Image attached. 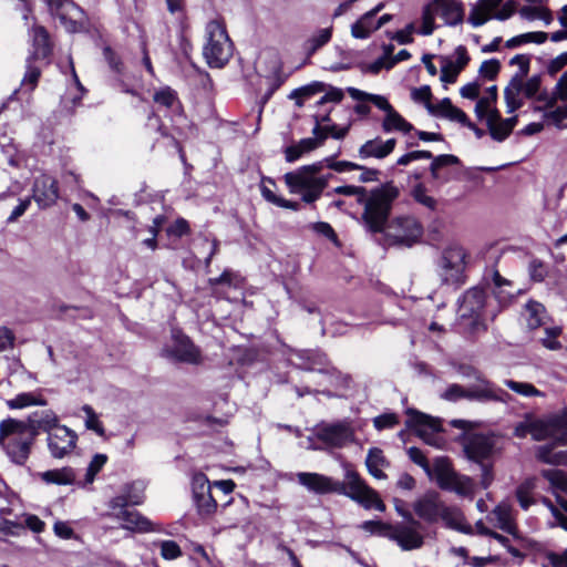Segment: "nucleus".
I'll return each instance as SVG.
<instances>
[{
  "instance_id": "obj_1",
  "label": "nucleus",
  "mask_w": 567,
  "mask_h": 567,
  "mask_svg": "<svg viewBox=\"0 0 567 567\" xmlns=\"http://www.w3.org/2000/svg\"><path fill=\"white\" fill-rule=\"evenodd\" d=\"M58 416L52 410L35 411L27 420L8 417L0 422V446L10 461L24 465L41 431L50 434L59 427Z\"/></svg>"
},
{
  "instance_id": "obj_2",
  "label": "nucleus",
  "mask_w": 567,
  "mask_h": 567,
  "mask_svg": "<svg viewBox=\"0 0 567 567\" xmlns=\"http://www.w3.org/2000/svg\"><path fill=\"white\" fill-rule=\"evenodd\" d=\"M298 483L308 491L317 494L337 493L350 497L364 508L385 511V505L378 493L371 488L351 467H346L343 482H338L319 473L300 472L297 474Z\"/></svg>"
},
{
  "instance_id": "obj_3",
  "label": "nucleus",
  "mask_w": 567,
  "mask_h": 567,
  "mask_svg": "<svg viewBox=\"0 0 567 567\" xmlns=\"http://www.w3.org/2000/svg\"><path fill=\"white\" fill-rule=\"evenodd\" d=\"M332 194L355 196L357 202L363 205L361 223L367 231L377 233L383 229L388 217H390L393 203L400 195V189L392 182H388L371 189L370 193L362 186L344 185L327 193L328 196Z\"/></svg>"
},
{
  "instance_id": "obj_4",
  "label": "nucleus",
  "mask_w": 567,
  "mask_h": 567,
  "mask_svg": "<svg viewBox=\"0 0 567 567\" xmlns=\"http://www.w3.org/2000/svg\"><path fill=\"white\" fill-rule=\"evenodd\" d=\"M324 162L305 165L296 171L286 173L284 179L291 193L301 194L305 203L316 202L328 185L331 174L320 175Z\"/></svg>"
},
{
  "instance_id": "obj_5",
  "label": "nucleus",
  "mask_w": 567,
  "mask_h": 567,
  "mask_svg": "<svg viewBox=\"0 0 567 567\" xmlns=\"http://www.w3.org/2000/svg\"><path fill=\"white\" fill-rule=\"evenodd\" d=\"M375 234H383L384 246L411 248L422 238L423 226L413 216H396L388 219L383 229Z\"/></svg>"
},
{
  "instance_id": "obj_6",
  "label": "nucleus",
  "mask_w": 567,
  "mask_h": 567,
  "mask_svg": "<svg viewBox=\"0 0 567 567\" xmlns=\"http://www.w3.org/2000/svg\"><path fill=\"white\" fill-rule=\"evenodd\" d=\"M207 42L203 55L210 68H223L233 55V44L225 27L218 21L206 25Z\"/></svg>"
},
{
  "instance_id": "obj_7",
  "label": "nucleus",
  "mask_w": 567,
  "mask_h": 567,
  "mask_svg": "<svg viewBox=\"0 0 567 567\" xmlns=\"http://www.w3.org/2000/svg\"><path fill=\"white\" fill-rule=\"evenodd\" d=\"M486 303V293L482 288L468 289L460 302L458 315L461 326L471 336L486 330L483 321V311Z\"/></svg>"
},
{
  "instance_id": "obj_8",
  "label": "nucleus",
  "mask_w": 567,
  "mask_h": 567,
  "mask_svg": "<svg viewBox=\"0 0 567 567\" xmlns=\"http://www.w3.org/2000/svg\"><path fill=\"white\" fill-rule=\"evenodd\" d=\"M464 452L468 460L481 466V485L483 488H487L494 480L493 464L491 462L495 453L494 440L483 434H474L464 444Z\"/></svg>"
},
{
  "instance_id": "obj_9",
  "label": "nucleus",
  "mask_w": 567,
  "mask_h": 567,
  "mask_svg": "<svg viewBox=\"0 0 567 567\" xmlns=\"http://www.w3.org/2000/svg\"><path fill=\"white\" fill-rule=\"evenodd\" d=\"M434 473L441 488L452 491L464 497H473L475 483L466 476L456 473L447 458L437 457L434 462Z\"/></svg>"
},
{
  "instance_id": "obj_10",
  "label": "nucleus",
  "mask_w": 567,
  "mask_h": 567,
  "mask_svg": "<svg viewBox=\"0 0 567 567\" xmlns=\"http://www.w3.org/2000/svg\"><path fill=\"white\" fill-rule=\"evenodd\" d=\"M542 476L549 482L551 492L560 507L555 506L546 497H543L542 502L550 509L558 524L567 530V501L561 497V494H567V473L561 470L550 468L542 471Z\"/></svg>"
},
{
  "instance_id": "obj_11",
  "label": "nucleus",
  "mask_w": 567,
  "mask_h": 567,
  "mask_svg": "<svg viewBox=\"0 0 567 567\" xmlns=\"http://www.w3.org/2000/svg\"><path fill=\"white\" fill-rule=\"evenodd\" d=\"M406 522L390 525L389 539L395 542L402 550L419 549L423 546L424 538L420 532L421 524L411 514H402Z\"/></svg>"
},
{
  "instance_id": "obj_12",
  "label": "nucleus",
  "mask_w": 567,
  "mask_h": 567,
  "mask_svg": "<svg viewBox=\"0 0 567 567\" xmlns=\"http://www.w3.org/2000/svg\"><path fill=\"white\" fill-rule=\"evenodd\" d=\"M542 87V75H533L526 82L520 76H513L504 90V99L507 113H513L523 106L520 94L527 99H533Z\"/></svg>"
},
{
  "instance_id": "obj_13",
  "label": "nucleus",
  "mask_w": 567,
  "mask_h": 567,
  "mask_svg": "<svg viewBox=\"0 0 567 567\" xmlns=\"http://www.w3.org/2000/svg\"><path fill=\"white\" fill-rule=\"evenodd\" d=\"M51 13L59 18L68 32H81L86 27L84 11L72 0H45Z\"/></svg>"
},
{
  "instance_id": "obj_14",
  "label": "nucleus",
  "mask_w": 567,
  "mask_h": 567,
  "mask_svg": "<svg viewBox=\"0 0 567 567\" xmlns=\"http://www.w3.org/2000/svg\"><path fill=\"white\" fill-rule=\"evenodd\" d=\"M466 251L463 247L451 246L446 248L440 259V276L446 284L463 282L466 268Z\"/></svg>"
},
{
  "instance_id": "obj_15",
  "label": "nucleus",
  "mask_w": 567,
  "mask_h": 567,
  "mask_svg": "<svg viewBox=\"0 0 567 567\" xmlns=\"http://www.w3.org/2000/svg\"><path fill=\"white\" fill-rule=\"evenodd\" d=\"M406 426L413 429L416 435L426 444L437 449L443 446L444 439L440 436L442 431L440 420L421 412L410 411Z\"/></svg>"
},
{
  "instance_id": "obj_16",
  "label": "nucleus",
  "mask_w": 567,
  "mask_h": 567,
  "mask_svg": "<svg viewBox=\"0 0 567 567\" xmlns=\"http://www.w3.org/2000/svg\"><path fill=\"white\" fill-rule=\"evenodd\" d=\"M514 11L513 1H507L502 6V0H482L471 10L468 22L473 27H480L491 19L504 21L511 18Z\"/></svg>"
},
{
  "instance_id": "obj_17",
  "label": "nucleus",
  "mask_w": 567,
  "mask_h": 567,
  "mask_svg": "<svg viewBox=\"0 0 567 567\" xmlns=\"http://www.w3.org/2000/svg\"><path fill=\"white\" fill-rule=\"evenodd\" d=\"M530 435L536 441L553 439L555 442L567 443V411L546 421L533 420Z\"/></svg>"
},
{
  "instance_id": "obj_18",
  "label": "nucleus",
  "mask_w": 567,
  "mask_h": 567,
  "mask_svg": "<svg viewBox=\"0 0 567 567\" xmlns=\"http://www.w3.org/2000/svg\"><path fill=\"white\" fill-rule=\"evenodd\" d=\"M319 441L331 447H342L354 440L351 423L347 420L334 423H321L316 429Z\"/></svg>"
},
{
  "instance_id": "obj_19",
  "label": "nucleus",
  "mask_w": 567,
  "mask_h": 567,
  "mask_svg": "<svg viewBox=\"0 0 567 567\" xmlns=\"http://www.w3.org/2000/svg\"><path fill=\"white\" fill-rule=\"evenodd\" d=\"M193 499L202 517L212 516L217 509V502L212 495V484L203 473H195L192 478Z\"/></svg>"
},
{
  "instance_id": "obj_20",
  "label": "nucleus",
  "mask_w": 567,
  "mask_h": 567,
  "mask_svg": "<svg viewBox=\"0 0 567 567\" xmlns=\"http://www.w3.org/2000/svg\"><path fill=\"white\" fill-rule=\"evenodd\" d=\"M166 358L176 361L196 364L199 362V350L193 344L188 337L181 332L173 333V344L163 349Z\"/></svg>"
},
{
  "instance_id": "obj_21",
  "label": "nucleus",
  "mask_w": 567,
  "mask_h": 567,
  "mask_svg": "<svg viewBox=\"0 0 567 567\" xmlns=\"http://www.w3.org/2000/svg\"><path fill=\"white\" fill-rule=\"evenodd\" d=\"M48 447L54 458H63L76 446L78 435L65 425L55 427L48 434Z\"/></svg>"
},
{
  "instance_id": "obj_22",
  "label": "nucleus",
  "mask_w": 567,
  "mask_h": 567,
  "mask_svg": "<svg viewBox=\"0 0 567 567\" xmlns=\"http://www.w3.org/2000/svg\"><path fill=\"white\" fill-rule=\"evenodd\" d=\"M32 198L40 209L54 205L59 198L58 181L47 174L35 177L32 186Z\"/></svg>"
},
{
  "instance_id": "obj_23",
  "label": "nucleus",
  "mask_w": 567,
  "mask_h": 567,
  "mask_svg": "<svg viewBox=\"0 0 567 567\" xmlns=\"http://www.w3.org/2000/svg\"><path fill=\"white\" fill-rule=\"evenodd\" d=\"M478 383L468 388V400L477 402H501L507 403L512 396L493 382L481 378Z\"/></svg>"
},
{
  "instance_id": "obj_24",
  "label": "nucleus",
  "mask_w": 567,
  "mask_h": 567,
  "mask_svg": "<svg viewBox=\"0 0 567 567\" xmlns=\"http://www.w3.org/2000/svg\"><path fill=\"white\" fill-rule=\"evenodd\" d=\"M444 504L439 493L429 491L415 501L413 509L421 519L433 524L440 520Z\"/></svg>"
},
{
  "instance_id": "obj_25",
  "label": "nucleus",
  "mask_w": 567,
  "mask_h": 567,
  "mask_svg": "<svg viewBox=\"0 0 567 567\" xmlns=\"http://www.w3.org/2000/svg\"><path fill=\"white\" fill-rule=\"evenodd\" d=\"M436 14L446 25H457L464 19V4L461 0H432Z\"/></svg>"
},
{
  "instance_id": "obj_26",
  "label": "nucleus",
  "mask_w": 567,
  "mask_h": 567,
  "mask_svg": "<svg viewBox=\"0 0 567 567\" xmlns=\"http://www.w3.org/2000/svg\"><path fill=\"white\" fill-rule=\"evenodd\" d=\"M396 145L395 138L383 141L381 137L367 141L358 151L359 157L362 159L377 158L382 159L390 155Z\"/></svg>"
},
{
  "instance_id": "obj_27",
  "label": "nucleus",
  "mask_w": 567,
  "mask_h": 567,
  "mask_svg": "<svg viewBox=\"0 0 567 567\" xmlns=\"http://www.w3.org/2000/svg\"><path fill=\"white\" fill-rule=\"evenodd\" d=\"M455 61L443 59L440 79L444 83H454L457 79L458 73L466 66V64L470 61L466 48L463 45H458L455 49Z\"/></svg>"
},
{
  "instance_id": "obj_28",
  "label": "nucleus",
  "mask_w": 567,
  "mask_h": 567,
  "mask_svg": "<svg viewBox=\"0 0 567 567\" xmlns=\"http://www.w3.org/2000/svg\"><path fill=\"white\" fill-rule=\"evenodd\" d=\"M427 111L435 115L457 122L465 125L468 121L467 115L458 107L454 106L449 97L441 100L437 104L427 103Z\"/></svg>"
},
{
  "instance_id": "obj_29",
  "label": "nucleus",
  "mask_w": 567,
  "mask_h": 567,
  "mask_svg": "<svg viewBox=\"0 0 567 567\" xmlns=\"http://www.w3.org/2000/svg\"><path fill=\"white\" fill-rule=\"evenodd\" d=\"M440 519L444 522L445 526L449 528L464 534H473L472 526L465 523L463 513L455 506H447L444 504Z\"/></svg>"
},
{
  "instance_id": "obj_30",
  "label": "nucleus",
  "mask_w": 567,
  "mask_h": 567,
  "mask_svg": "<svg viewBox=\"0 0 567 567\" xmlns=\"http://www.w3.org/2000/svg\"><path fill=\"white\" fill-rule=\"evenodd\" d=\"M491 280L494 285V295L502 306H506L511 302L516 293L513 282L502 277L501 274L492 269Z\"/></svg>"
},
{
  "instance_id": "obj_31",
  "label": "nucleus",
  "mask_w": 567,
  "mask_h": 567,
  "mask_svg": "<svg viewBox=\"0 0 567 567\" xmlns=\"http://www.w3.org/2000/svg\"><path fill=\"white\" fill-rule=\"evenodd\" d=\"M32 47L33 52L30 58L45 59L51 54L52 47L50 37L44 27L37 25L32 30Z\"/></svg>"
},
{
  "instance_id": "obj_32",
  "label": "nucleus",
  "mask_w": 567,
  "mask_h": 567,
  "mask_svg": "<svg viewBox=\"0 0 567 567\" xmlns=\"http://www.w3.org/2000/svg\"><path fill=\"white\" fill-rule=\"evenodd\" d=\"M365 465L369 473L373 477L378 480L386 478V474L382 471V468L388 467L390 463L383 455L382 450L378 447L370 449L365 458Z\"/></svg>"
},
{
  "instance_id": "obj_33",
  "label": "nucleus",
  "mask_w": 567,
  "mask_h": 567,
  "mask_svg": "<svg viewBox=\"0 0 567 567\" xmlns=\"http://www.w3.org/2000/svg\"><path fill=\"white\" fill-rule=\"evenodd\" d=\"M115 517L117 519L123 520V527L132 530H138V532H148L151 530V522L143 517L140 513L136 511H121L117 513H114Z\"/></svg>"
},
{
  "instance_id": "obj_34",
  "label": "nucleus",
  "mask_w": 567,
  "mask_h": 567,
  "mask_svg": "<svg viewBox=\"0 0 567 567\" xmlns=\"http://www.w3.org/2000/svg\"><path fill=\"white\" fill-rule=\"evenodd\" d=\"M319 137H307L299 141L297 144L290 145L285 150L286 161L289 163L296 162L303 154L309 153L320 146Z\"/></svg>"
},
{
  "instance_id": "obj_35",
  "label": "nucleus",
  "mask_w": 567,
  "mask_h": 567,
  "mask_svg": "<svg viewBox=\"0 0 567 567\" xmlns=\"http://www.w3.org/2000/svg\"><path fill=\"white\" fill-rule=\"evenodd\" d=\"M559 444V442H555L553 444L542 445L537 450V457L547 464L554 465H565L567 464V450L555 451V445ZM567 443L560 445H566Z\"/></svg>"
},
{
  "instance_id": "obj_36",
  "label": "nucleus",
  "mask_w": 567,
  "mask_h": 567,
  "mask_svg": "<svg viewBox=\"0 0 567 567\" xmlns=\"http://www.w3.org/2000/svg\"><path fill=\"white\" fill-rule=\"evenodd\" d=\"M382 130L385 133L399 131L406 134L413 130V125L403 118L401 114L394 110V107H392L391 111L385 113L382 122Z\"/></svg>"
},
{
  "instance_id": "obj_37",
  "label": "nucleus",
  "mask_w": 567,
  "mask_h": 567,
  "mask_svg": "<svg viewBox=\"0 0 567 567\" xmlns=\"http://www.w3.org/2000/svg\"><path fill=\"white\" fill-rule=\"evenodd\" d=\"M492 517L496 522V526L502 530L513 534L515 532V524L512 516V508L506 503L498 504L492 512Z\"/></svg>"
},
{
  "instance_id": "obj_38",
  "label": "nucleus",
  "mask_w": 567,
  "mask_h": 567,
  "mask_svg": "<svg viewBox=\"0 0 567 567\" xmlns=\"http://www.w3.org/2000/svg\"><path fill=\"white\" fill-rule=\"evenodd\" d=\"M229 505L231 506V508L229 511L227 508L224 509V513L227 516L229 527H237L240 524L249 523V519H248L249 506L245 498H243L238 503H231Z\"/></svg>"
},
{
  "instance_id": "obj_39",
  "label": "nucleus",
  "mask_w": 567,
  "mask_h": 567,
  "mask_svg": "<svg viewBox=\"0 0 567 567\" xmlns=\"http://www.w3.org/2000/svg\"><path fill=\"white\" fill-rule=\"evenodd\" d=\"M518 14L527 21L542 20L545 25H549L554 21L551 11L544 6H524L518 10Z\"/></svg>"
},
{
  "instance_id": "obj_40",
  "label": "nucleus",
  "mask_w": 567,
  "mask_h": 567,
  "mask_svg": "<svg viewBox=\"0 0 567 567\" xmlns=\"http://www.w3.org/2000/svg\"><path fill=\"white\" fill-rule=\"evenodd\" d=\"M7 406L11 410L24 409L31 405H47V400L40 393L23 392L14 396L13 399L7 400Z\"/></svg>"
},
{
  "instance_id": "obj_41",
  "label": "nucleus",
  "mask_w": 567,
  "mask_h": 567,
  "mask_svg": "<svg viewBox=\"0 0 567 567\" xmlns=\"http://www.w3.org/2000/svg\"><path fill=\"white\" fill-rule=\"evenodd\" d=\"M332 37V27L323 28L315 32L305 43L303 50L307 56L313 55L319 49L326 45Z\"/></svg>"
},
{
  "instance_id": "obj_42",
  "label": "nucleus",
  "mask_w": 567,
  "mask_h": 567,
  "mask_svg": "<svg viewBox=\"0 0 567 567\" xmlns=\"http://www.w3.org/2000/svg\"><path fill=\"white\" fill-rule=\"evenodd\" d=\"M41 478L48 484L68 485L74 482L75 474L71 467H63L43 472Z\"/></svg>"
},
{
  "instance_id": "obj_43",
  "label": "nucleus",
  "mask_w": 567,
  "mask_h": 567,
  "mask_svg": "<svg viewBox=\"0 0 567 567\" xmlns=\"http://www.w3.org/2000/svg\"><path fill=\"white\" fill-rule=\"evenodd\" d=\"M525 317L527 326L530 329H537L545 322L546 310L542 303L532 300L525 306Z\"/></svg>"
},
{
  "instance_id": "obj_44",
  "label": "nucleus",
  "mask_w": 567,
  "mask_h": 567,
  "mask_svg": "<svg viewBox=\"0 0 567 567\" xmlns=\"http://www.w3.org/2000/svg\"><path fill=\"white\" fill-rule=\"evenodd\" d=\"M348 93L350 94V96L353 100L369 101V102L373 103L378 109L382 110L384 113H386L388 111H391V109L393 107L389 103V101L382 95L367 93V92L361 91L355 87H348Z\"/></svg>"
},
{
  "instance_id": "obj_45",
  "label": "nucleus",
  "mask_w": 567,
  "mask_h": 567,
  "mask_svg": "<svg viewBox=\"0 0 567 567\" xmlns=\"http://www.w3.org/2000/svg\"><path fill=\"white\" fill-rule=\"evenodd\" d=\"M300 358L305 360L301 365L305 370L323 372L328 363L327 355L320 351L305 350L300 352Z\"/></svg>"
},
{
  "instance_id": "obj_46",
  "label": "nucleus",
  "mask_w": 567,
  "mask_h": 567,
  "mask_svg": "<svg viewBox=\"0 0 567 567\" xmlns=\"http://www.w3.org/2000/svg\"><path fill=\"white\" fill-rule=\"evenodd\" d=\"M374 18L368 12L351 25V34L357 39H367L373 31H377Z\"/></svg>"
},
{
  "instance_id": "obj_47",
  "label": "nucleus",
  "mask_w": 567,
  "mask_h": 567,
  "mask_svg": "<svg viewBox=\"0 0 567 567\" xmlns=\"http://www.w3.org/2000/svg\"><path fill=\"white\" fill-rule=\"evenodd\" d=\"M504 384L512 390L513 392L517 393L518 395H522L524 398H530V396H543V392H540L538 389H536L532 383L528 382H520L515 380H504Z\"/></svg>"
},
{
  "instance_id": "obj_48",
  "label": "nucleus",
  "mask_w": 567,
  "mask_h": 567,
  "mask_svg": "<svg viewBox=\"0 0 567 567\" xmlns=\"http://www.w3.org/2000/svg\"><path fill=\"white\" fill-rule=\"evenodd\" d=\"M432 159L433 161L431 163L430 171H431V175H432L433 179L441 178L440 171L443 167L457 165L460 163L458 157H456L455 155H451V154H443V155H439L436 157L432 156Z\"/></svg>"
},
{
  "instance_id": "obj_49",
  "label": "nucleus",
  "mask_w": 567,
  "mask_h": 567,
  "mask_svg": "<svg viewBox=\"0 0 567 567\" xmlns=\"http://www.w3.org/2000/svg\"><path fill=\"white\" fill-rule=\"evenodd\" d=\"M261 195L262 197L278 206V207H282V208H287V209H291V210H298L299 209V203L297 202H291V200H288V199H285L282 197H279L277 196L269 187H267L265 184L261 185Z\"/></svg>"
},
{
  "instance_id": "obj_50",
  "label": "nucleus",
  "mask_w": 567,
  "mask_h": 567,
  "mask_svg": "<svg viewBox=\"0 0 567 567\" xmlns=\"http://www.w3.org/2000/svg\"><path fill=\"white\" fill-rule=\"evenodd\" d=\"M436 11H434L432 2H429L422 11V25L420 30L417 31L422 35H430L433 33L435 29L434 18H435Z\"/></svg>"
},
{
  "instance_id": "obj_51",
  "label": "nucleus",
  "mask_w": 567,
  "mask_h": 567,
  "mask_svg": "<svg viewBox=\"0 0 567 567\" xmlns=\"http://www.w3.org/2000/svg\"><path fill=\"white\" fill-rule=\"evenodd\" d=\"M82 411L86 415V419H85L86 429L94 431L100 436H103L105 433V430H104L102 423L100 422L99 416L95 413V411L93 410V408L91 405L85 404L82 406Z\"/></svg>"
},
{
  "instance_id": "obj_52",
  "label": "nucleus",
  "mask_w": 567,
  "mask_h": 567,
  "mask_svg": "<svg viewBox=\"0 0 567 567\" xmlns=\"http://www.w3.org/2000/svg\"><path fill=\"white\" fill-rule=\"evenodd\" d=\"M534 488V481L527 480L522 483L516 489V497L522 508L527 509L533 503L530 492Z\"/></svg>"
},
{
  "instance_id": "obj_53",
  "label": "nucleus",
  "mask_w": 567,
  "mask_h": 567,
  "mask_svg": "<svg viewBox=\"0 0 567 567\" xmlns=\"http://www.w3.org/2000/svg\"><path fill=\"white\" fill-rule=\"evenodd\" d=\"M543 117L551 122L556 127L561 128V122L567 118V104L559 105L555 109H545Z\"/></svg>"
},
{
  "instance_id": "obj_54",
  "label": "nucleus",
  "mask_w": 567,
  "mask_h": 567,
  "mask_svg": "<svg viewBox=\"0 0 567 567\" xmlns=\"http://www.w3.org/2000/svg\"><path fill=\"white\" fill-rule=\"evenodd\" d=\"M441 398L446 401L456 402L461 399L468 400V388H463L460 384H450L446 390L441 394Z\"/></svg>"
},
{
  "instance_id": "obj_55",
  "label": "nucleus",
  "mask_w": 567,
  "mask_h": 567,
  "mask_svg": "<svg viewBox=\"0 0 567 567\" xmlns=\"http://www.w3.org/2000/svg\"><path fill=\"white\" fill-rule=\"evenodd\" d=\"M413 198L426 208L434 210L436 207V200L426 194V189L422 184H417L412 190Z\"/></svg>"
},
{
  "instance_id": "obj_56",
  "label": "nucleus",
  "mask_w": 567,
  "mask_h": 567,
  "mask_svg": "<svg viewBox=\"0 0 567 567\" xmlns=\"http://www.w3.org/2000/svg\"><path fill=\"white\" fill-rule=\"evenodd\" d=\"M34 59L33 58H28L27 60V72L24 74V78L22 80V85L23 86H29V90L32 91L37 84H38V81H39V78H40V70L39 68H35L32 65V61Z\"/></svg>"
},
{
  "instance_id": "obj_57",
  "label": "nucleus",
  "mask_w": 567,
  "mask_h": 567,
  "mask_svg": "<svg viewBox=\"0 0 567 567\" xmlns=\"http://www.w3.org/2000/svg\"><path fill=\"white\" fill-rule=\"evenodd\" d=\"M141 502H142V497L140 495H134V496H131L130 494L120 495V496H116L111 499L110 507L113 511L118 509V512H121V511H125L127 505H130V504L137 505Z\"/></svg>"
},
{
  "instance_id": "obj_58",
  "label": "nucleus",
  "mask_w": 567,
  "mask_h": 567,
  "mask_svg": "<svg viewBox=\"0 0 567 567\" xmlns=\"http://www.w3.org/2000/svg\"><path fill=\"white\" fill-rule=\"evenodd\" d=\"M322 162H324V167H328L338 173L362 169V165H359L357 163L348 161H333V158L331 157L324 158Z\"/></svg>"
},
{
  "instance_id": "obj_59",
  "label": "nucleus",
  "mask_w": 567,
  "mask_h": 567,
  "mask_svg": "<svg viewBox=\"0 0 567 567\" xmlns=\"http://www.w3.org/2000/svg\"><path fill=\"white\" fill-rule=\"evenodd\" d=\"M106 461L107 456L105 454H95L93 456L86 470L85 481L87 483H92L94 481L95 475L101 471Z\"/></svg>"
},
{
  "instance_id": "obj_60",
  "label": "nucleus",
  "mask_w": 567,
  "mask_h": 567,
  "mask_svg": "<svg viewBox=\"0 0 567 567\" xmlns=\"http://www.w3.org/2000/svg\"><path fill=\"white\" fill-rule=\"evenodd\" d=\"M390 525L381 520H367L362 523L361 528L370 534L388 537Z\"/></svg>"
},
{
  "instance_id": "obj_61",
  "label": "nucleus",
  "mask_w": 567,
  "mask_h": 567,
  "mask_svg": "<svg viewBox=\"0 0 567 567\" xmlns=\"http://www.w3.org/2000/svg\"><path fill=\"white\" fill-rule=\"evenodd\" d=\"M528 272L534 281L540 282L546 278L548 269L542 260L533 259L529 262Z\"/></svg>"
},
{
  "instance_id": "obj_62",
  "label": "nucleus",
  "mask_w": 567,
  "mask_h": 567,
  "mask_svg": "<svg viewBox=\"0 0 567 567\" xmlns=\"http://www.w3.org/2000/svg\"><path fill=\"white\" fill-rule=\"evenodd\" d=\"M501 69V63L496 59L484 61L480 66V74L488 80H494Z\"/></svg>"
},
{
  "instance_id": "obj_63",
  "label": "nucleus",
  "mask_w": 567,
  "mask_h": 567,
  "mask_svg": "<svg viewBox=\"0 0 567 567\" xmlns=\"http://www.w3.org/2000/svg\"><path fill=\"white\" fill-rule=\"evenodd\" d=\"M16 342L14 332L8 327L0 326V352L13 349Z\"/></svg>"
},
{
  "instance_id": "obj_64",
  "label": "nucleus",
  "mask_w": 567,
  "mask_h": 567,
  "mask_svg": "<svg viewBox=\"0 0 567 567\" xmlns=\"http://www.w3.org/2000/svg\"><path fill=\"white\" fill-rule=\"evenodd\" d=\"M551 94L555 97L556 102L558 100H560V101L567 100V71H565L560 75Z\"/></svg>"
}]
</instances>
